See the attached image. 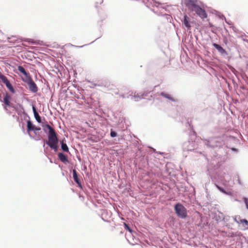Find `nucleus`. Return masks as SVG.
I'll use <instances>...</instances> for the list:
<instances>
[{
    "mask_svg": "<svg viewBox=\"0 0 248 248\" xmlns=\"http://www.w3.org/2000/svg\"><path fill=\"white\" fill-rule=\"evenodd\" d=\"M73 176L75 182L78 185L79 187H81V184L79 178H78V174L76 170H73Z\"/></svg>",
    "mask_w": 248,
    "mask_h": 248,
    "instance_id": "7",
    "label": "nucleus"
},
{
    "mask_svg": "<svg viewBox=\"0 0 248 248\" xmlns=\"http://www.w3.org/2000/svg\"><path fill=\"white\" fill-rule=\"evenodd\" d=\"M41 128L39 127H36L34 126L33 131H39L40 130Z\"/></svg>",
    "mask_w": 248,
    "mask_h": 248,
    "instance_id": "21",
    "label": "nucleus"
},
{
    "mask_svg": "<svg viewBox=\"0 0 248 248\" xmlns=\"http://www.w3.org/2000/svg\"><path fill=\"white\" fill-rule=\"evenodd\" d=\"M110 136L111 137H115L117 136V133L111 130L110 132Z\"/></svg>",
    "mask_w": 248,
    "mask_h": 248,
    "instance_id": "17",
    "label": "nucleus"
},
{
    "mask_svg": "<svg viewBox=\"0 0 248 248\" xmlns=\"http://www.w3.org/2000/svg\"><path fill=\"white\" fill-rule=\"evenodd\" d=\"M124 226L125 229L127 230L129 232H132V230L129 228L128 225L127 224H126L125 223H124Z\"/></svg>",
    "mask_w": 248,
    "mask_h": 248,
    "instance_id": "16",
    "label": "nucleus"
},
{
    "mask_svg": "<svg viewBox=\"0 0 248 248\" xmlns=\"http://www.w3.org/2000/svg\"><path fill=\"white\" fill-rule=\"evenodd\" d=\"M61 148L62 149L64 152H68L69 151V149L66 144L63 143V142L61 143Z\"/></svg>",
    "mask_w": 248,
    "mask_h": 248,
    "instance_id": "14",
    "label": "nucleus"
},
{
    "mask_svg": "<svg viewBox=\"0 0 248 248\" xmlns=\"http://www.w3.org/2000/svg\"><path fill=\"white\" fill-rule=\"evenodd\" d=\"M189 17L185 15L184 17V20L183 21V24L187 28V30L191 29V26L189 21Z\"/></svg>",
    "mask_w": 248,
    "mask_h": 248,
    "instance_id": "8",
    "label": "nucleus"
},
{
    "mask_svg": "<svg viewBox=\"0 0 248 248\" xmlns=\"http://www.w3.org/2000/svg\"><path fill=\"white\" fill-rule=\"evenodd\" d=\"M240 222L242 223H245L246 225L248 226V221L246 219H241Z\"/></svg>",
    "mask_w": 248,
    "mask_h": 248,
    "instance_id": "18",
    "label": "nucleus"
},
{
    "mask_svg": "<svg viewBox=\"0 0 248 248\" xmlns=\"http://www.w3.org/2000/svg\"><path fill=\"white\" fill-rule=\"evenodd\" d=\"M174 209L177 215L181 218H185L187 217V210L181 204H176Z\"/></svg>",
    "mask_w": 248,
    "mask_h": 248,
    "instance_id": "3",
    "label": "nucleus"
},
{
    "mask_svg": "<svg viewBox=\"0 0 248 248\" xmlns=\"http://www.w3.org/2000/svg\"><path fill=\"white\" fill-rule=\"evenodd\" d=\"M29 86V89L33 93H36L38 91L37 87L36 85V84L34 83V82L31 80V82H29L27 83Z\"/></svg>",
    "mask_w": 248,
    "mask_h": 248,
    "instance_id": "6",
    "label": "nucleus"
},
{
    "mask_svg": "<svg viewBox=\"0 0 248 248\" xmlns=\"http://www.w3.org/2000/svg\"><path fill=\"white\" fill-rule=\"evenodd\" d=\"M217 188L221 192L224 193H226L227 194V192L222 188H221V187L218 186L217 185Z\"/></svg>",
    "mask_w": 248,
    "mask_h": 248,
    "instance_id": "20",
    "label": "nucleus"
},
{
    "mask_svg": "<svg viewBox=\"0 0 248 248\" xmlns=\"http://www.w3.org/2000/svg\"><path fill=\"white\" fill-rule=\"evenodd\" d=\"M34 125L32 124L30 120L27 122V131L28 132H30L31 131H33Z\"/></svg>",
    "mask_w": 248,
    "mask_h": 248,
    "instance_id": "13",
    "label": "nucleus"
},
{
    "mask_svg": "<svg viewBox=\"0 0 248 248\" xmlns=\"http://www.w3.org/2000/svg\"><path fill=\"white\" fill-rule=\"evenodd\" d=\"M45 127L49 130L48 140L46 141V143L51 149L56 151L58 149V144L59 142L56 133L54 129L49 124H46Z\"/></svg>",
    "mask_w": 248,
    "mask_h": 248,
    "instance_id": "2",
    "label": "nucleus"
},
{
    "mask_svg": "<svg viewBox=\"0 0 248 248\" xmlns=\"http://www.w3.org/2000/svg\"><path fill=\"white\" fill-rule=\"evenodd\" d=\"M11 99V96L8 93H6L3 98V102L4 104L8 106H10V100Z\"/></svg>",
    "mask_w": 248,
    "mask_h": 248,
    "instance_id": "11",
    "label": "nucleus"
},
{
    "mask_svg": "<svg viewBox=\"0 0 248 248\" xmlns=\"http://www.w3.org/2000/svg\"><path fill=\"white\" fill-rule=\"evenodd\" d=\"M186 6L189 11L194 12L202 19H203L207 17L205 10L198 5L197 0H188Z\"/></svg>",
    "mask_w": 248,
    "mask_h": 248,
    "instance_id": "1",
    "label": "nucleus"
},
{
    "mask_svg": "<svg viewBox=\"0 0 248 248\" xmlns=\"http://www.w3.org/2000/svg\"><path fill=\"white\" fill-rule=\"evenodd\" d=\"M59 159L62 162H68L67 156L62 153H59L58 155Z\"/></svg>",
    "mask_w": 248,
    "mask_h": 248,
    "instance_id": "10",
    "label": "nucleus"
},
{
    "mask_svg": "<svg viewBox=\"0 0 248 248\" xmlns=\"http://www.w3.org/2000/svg\"><path fill=\"white\" fill-rule=\"evenodd\" d=\"M245 202L246 203L247 208L248 209V201L246 198H245Z\"/></svg>",
    "mask_w": 248,
    "mask_h": 248,
    "instance_id": "22",
    "label": "nucleus"
},
{
    "mask_svg": "<svg viewBox=\"0 0 248 248\" xmlns=\"http://www.w3.org/2000/svg\"><path fill=\"white\" fill-rule=\"evenodd\" d=\"M17 69L19 71L23 74L24 76L22 77L21 78L24 82L27 83L29 82H31V80H32V78L31 77L30 74L26 71L24 67L21 66H19L17 67Z\"/></svg>",
    "mask_w": 248,
    "mask_h": 248,
    "instance_id": "4",
    "label": "nucleus"
},
{
    "mask_svg": "<svg viewBox=\"0 0 248 248\" xmlns=\"http://www.w3.org/2000/svg\"><path fill=\"white\" fill-rule=\"evenodd\" d=\"M28 42L29 43H31L33 44H37V42H36V41H34L33 40H32V39H29V40H28Z\"/></svg>",
    "mask_w": 248,
    "mask_h": 248,
    "instance_id": "19",
    "label": "nucleus"
},
{
    "mask_svg": "<svg viewBox=\"0 0 248 248\" xmlns=\"http://www.w3.org/2000/svg\"><path fill=\"white\" fill-rule=\"evenodd\" d=\"M4 108H5V109H7V108H6V107H4Z\"/></svg>",
    "mask_w": 248,
    "mask_h": 248,
    "instance_id": "23",
    "label": "nucleus"
},
{
    "mask_svg": "<svg viewBox=\"0 0 248 248\" xmlns=\"http://www.w3.org/2000/svg\"><path fill=\"white\" fill-rule=\"evenodd\" d=\"M161 95L162 96H163V97L169 99L170 100H172V99L170 95V94H167V93H161Z\"/></svg>",
    "mask_w": 248,
    "mask_h": 248,
    "instance_id": "15",
    "label": "nucleus"
},
{
    "mask_svg": "<svg viewBox=\"0 0 248 248\" xmlns=\"http://www.w3.org/2000/svg\"><path fill=\"white\" fill-rule=\"evenodd\" d=\"M0 80L5 84L6 87L12 93H15V91L7 78L3 75L0 74Z\"/></svg>",
    "mask_w": 248,
    "mask_h": 248,
    "instance_id": "5",
    "label": "nucleus"
},
{
    "mask_svg": "<svg viewBox=\"0 0 248 248\" xmlns=\"http://www.w3.org/2000/svg\"><path fill=\"white\" fill-rule=\"evenodd\" d=\"M213 46L222 54H226V50L223 48L220 45L214 43Z\"/></svg>",
    "mask_w": 248,
    "mask_h": 248,
    "instance_id": "9",
    "label": "nucleus"
},
{
    "mask_svg": "<svg viewBox=\"0 0 248 248\" xmlns=\"http://www.w3.org/2000/svg\"><path fill=\"white\" fill-rule=\"evenodd\" d=\"M32 109L33 111L34 117H35L36 121L39 123H41V118H40L39 115L38 114V113H37V112L36 111V108L34 106H33V107H32Z\"/></svg>",
    "mask_w": 248,
    "mask_h": 248,
    "instance_id": "12",
    "label": "nucleus"
}]
</instances>
